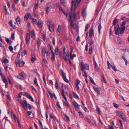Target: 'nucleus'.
I'll list each match as a JSON object with an SVG mask.
<instances>
[{"mask_svg": "<svg viewBox=\"0 0 129 129\" xmlns=\"http://www.w3.org/2000/svg\"><path fill=\"white\" fill-rule=\"evenodd\" d=\"M81 0H72L71 2L72 6L71 14H69L70 19L69 21L70 26L74 29H77L78 27L77 24L73 23L74 20H75L76 18V15L74 13L75 10L78 6V4L80 3Z\"/></svg>", "mask_w": 129, "mask_h": 129, "instance_id": "1", "label": "nucleus"}, {"mask_svg": "<svg viewBox=\"0 0 129 129\" xmlns=\"http://www.w3.org/2000/svg\"><path fill=\"white\" fill-rule=\"evenodd\" d=\"M81 71L82 72H84V75L86 78H87V71L89 72V65L88 64L84 63L83 62H81Z\"/></svg>", "mask_w": 129, "mask_h": 129, "instance_id": "2", "label": "nucleus"}, {"mask_svg": "<svg viewBox=\"0 0 129 129\" xmlns=\"http://www.w3.org/2000/svg\"><path fill=\"white\" fill-rule=\"evenodd\" d=\"M47 24L49 30L50 31V32L54 31V24L51 21H48Z\"/></svg>", "mask_w": 129, "mask_h": 129, "instance_id": "3", "label": "nucleus"}, {"mask_svg": "<svg viewBox=\"0 0 129 129\" xmlns=\"http://www.w3.org/2000/svg\"><path fill=\"white\" fill-rule=\"evenodd\" d=\"M19 102L21 104L23 108L25 109V106L26 107H28L30 110L31 109V107L29 104H27V103L25 100H23V101H19Z\"/></svg>", "mask_w": 129, "mask_h": 129, "instance_id": "4", "label": "nucleus"}, {"mask_svg": "<svg viewBox=\"0 0 129 129\" xmlns=\"http://www.w3.org/2000/svg\"><path fill=\"white\" fill-rule=\"evenodd\" d=\"M114 30L115 31V34L117 35H118L121 33H123L124 31L122 30V28L120 29L119 26L117 25L114 28Z\"/></svg>", "mask_w": 129, "mask_h": 129, "instance_id": "5", "label": "nucleus"}, {"mask_svg": "<svg viewBox=\"0 0 129 129\" xmlns=\"http://www.w3.org/2000/svg\"><path fill=\"white\" fill-rule=\"evenodd\" d=\"M15 63L16 66H19V67H22L25 64V62L22 61H20L18 59H16L15 60Z\"/></svg>", "mask_w": 129, "mask_h": 129, "instance_id": "6", "label": "nucleus"}, {"mask_svg": "<svg viewBox=\"0 0 129 129\" xmlns=\"http://www.w3.org/2000/svg\"><path fill=\"white\" fill-rule=\"evenodd\" d=\"M26 74L24 73H20L18 76V78L20 79L24 80L26 77Z\"/></svg>", "mask_w": 129, "mask_h": 129, "instance_id": "7", "label": "nucleus"}, {"mask_svg": "<svg viewBox=\"0 0 129 129\" xmlns=\"http://www.w3.org/2000/svg\"><path fill=\"white\" fill-rule=\"evenodd\" d=\"M30 34L27 33L26 36V43L28 45H29L30 43Z\"/></svg>", "mask_w": 129, "mask_h": 129, "instance_id": "8", "label": "nucleus"}, {"mask_svg": "<svg viewBox=\"0 0 129 129\" xmlns=\"http://www.w3.org/2000/svg\"><path fill=\"white\" fill-rule=\"evenodd\" d=\"M25 95L28 98L31 100L32 102L34 101L33 98L27 92H25Z\"/></svg>", "mask_w": 129, "mask_h": 129, "instance_id": "9", "label": "nucleus"}, {"mask_svg": "<svg viewBox=\"0 0 129 129\" xmlns=\"http://www.w3.org/2000/svg\"><path fill=\"white\" fill-rule=\"evenodd\" d=\"M61 26L59 24L58 25V27L57 29V33L58 35H60V32L61 30Z\"/></svg>", "mask_w": 129, "mask_h": 129, "instance_id": "10", "label": "nucleus"}, {"mask_svg": "<svg viewBox=\"0 0 129 129\" xmlns=\"http://www.w3.org/2000/svg\"><path fill=\"white\" fill-rule=\"evenodd\" d=\"M89 36L90 38L94 37V31L93 29H91L89 30Z\"/></svg>", "mask_w": 129, "mask_h": 129, "instance_id": "11", "label": "nucleus"}, {"mask_svg": "<svg viewBox=\"0 0 129 129\" xmlns=\"http://www.w3.org/2000/svg\"><path fill=\"white\" fill-rule=\"evenodd\" d=\"M126 23V22L125 21H123L122 23V24L121 25V26L122 27L121 28H122V30L123 31H124L125 30V25Z\"/></svg>", "mask_w": 129, "mask_h": 129, "instance_id": "12", "label": "nucleus"}, {"mask_svg": "<svg viewBox=\"0 0 129 129\" xmlns=\"http://www.w3.org/2000/svg\"><path fill=\"white\" fill-rule=\"evenodd\" d=\"M73 105L75 108H77L79 109L80 105L75 101H74L73 102Z\"/></svg>", "mask_w": 129, "mask_h": 129, "instance_id": "13", "label": "nucleus"}, {"mask_svg": "<svg viewBox=\"0 0 129 129\" xmlns=\"http://www.w3.org/2000/svg\"><path fill=\"white\" fill-rule=\"evenodd\" d=\"M43 22L41 21H40L39 20L38 23V27L40 28H41L43 27Z\"/></svg>", "mask_w": 129, "mask_h": 129, "instance_id": "14", "label": "nucleus"}, {"mask_svg": "<svg viewBox=\"0 0 129 129\" xmlns=\"http://www.w3.org/2000/svg\"><path fill=\"white\" fill-rule=\"evenodd\" d=\"M2 62L4 63H8L9 61L6 57H4L2 59Z\"/></svg>", "mask_w": 129, "mask_h": 129, "instance_id": "15", "label": "nucleus"}, {"mask_svg": "<svg viewBox=\"0 0 129 129\" xmlns=\"http://www.w3.org/2000/svg\"><path fill=\"white\" fill-rule=\"evenodd\" d=\"M46 49L45 48L43 47L42 48V54L44 56H45V54L46 53Z\"/></svg>", "mask_w": 129, "mask_h": 129, "instance_id": "16", "label": "nucleus"}, {"mask_svg": "<svg viewBox=\"0 0 129 129\" xmlns=\"http://www.w3.org/2000/svg\"><path fill=\"white\" fill-rule=\"evenodd\" d=\"M116 114L118 116L120 117L123 115V113L120 111H117L116 112Z\"/></svg>", "mask_w": 129, "mask_h": 129, "instance_id": "17", "label": "nucleus"}, {"mask_svg": "<svg viewBox=\"0 0 129 129\" xmlns=\"http://www.w3.org/2000/svg\"><path fill=\"white\" fill-rule=\"evenodd\" d=\"M80 83V81L78 79H77L76 80V87L77 89H79V87L78 85Z\"/></svg>", "mask_w": 129, "mask_h": 129, "instance_id": "18", "label": "nucleus"}, {"mask_svg": "<svg viewBox=\"0 0 129 129\" xmlns=\"http://www.w3.org/2000/svg\"><path fill=\"white\" fill-rule=\"evenodd\" d=\"M86 8H85L83 10L82 12V15L83 17H85L86 16Z\"/></svg>", "mask_w": 129, "mask_h": 129, "instance_id": "19", "label": "nucleus"}, {"mask_svg": "<svg viewBox=\"0 0 129 129\" xmlns=\"http://www.w3.org/2000/svg\"><path fill=\"white\" fill-rule=\"evenodd\" d=\"M51 50L52 52V56L51 58V60L52 61H53L54 60H55V56L54 55L53 52V51H52L51 49Z\"/></svg>", "mask_w": 129, "mask_h": 129, "instance_id": "20", "label": "nucleus"}, {"mask_svg": "<svg viewBox=\"0 0 129 129\" xmlns=\"http://www.w3.org/2000/svg\"><path fill=\"white\" fill-rule=\"evenodd\" d=\"M30 16V14L29 13L27 14L25 16L24 18L25 20H27L29 16Z\"/></svg>", "mask_w": 129, "mask_h": 129, "instance_id": "21", "label": "nucleus"}, {"mask_svg": "<svg viewBox=\"0 0 129 129\" xmlns=\"http://www.w3.org/2000/svg\"><path fill=\"white\" fill-rule=\"evenodd\" d=\"M31 37L33 39H34L36 37L35 33L33 29L31 33Z\"/></svg>", "mask_w": 129, "mask_h": 129, "instance_id": "22", "label": "nucleus"}, {"mask_svg": "<svg viewBox=\"0 0 129 129\" xmlns=\"http://www.w3.org/2000/svg\"><path fill=\"white\" fill-rule=\"evenodd\" d=\"M35 60V57L33 54H31V61L32 62H33Z\"/></svg>", "mask_w": 129, "mask_h": 129, "instance_id": "23", "label": "nucleus"}, {"mask_svg": "<svg viewBox=\"0 0 129 129\" xmlns=\"http://www.w3.org/2000/svg\"><path fill=\"white\" fill-rule=\"evenodd\" d=\"M93 88L95 91L98 94H100V92L98 88H95L94 87H93Z\"/></svg>", "mask_w": 129, "mask_h": 129, "instance_id": "24", "label": "nucleus"}, {"mask_svg": "<svg viewBox=\"0 0 129 129\" xmlns=\"http://www.w3.org/2000/svg\"><path fill=\"white\" fill-rule=\"evenodd\" d=\"M41 40L39 38H38L37 41V43L38 45L39 46H40L41 43Z\"/></svg>", "mask_w": 129, "mask_h": 129, "instance_id": "25", "label": "nucleus"}, {"mask_svg": "<svg viewBox=\"0 0 129 129\" xmlns=\"http://www.w3.org/2000/svg\"><path fill=\"white\" fill-rule=\"evenodd\" d=\"M20 18L19 17V16H18L16 19L17 23L18 24H20Z\"/></svg>", "mask_w": 129, "mask_h": 129, "instance_id": "26", "label": "nucleus"}, {"mask_svg": "<svg viewBox=\"0 0 129 129\" xmlns=\"http://www.w3.org/2000/svg\"><path fill=\"white\" fill-rule=\"evenodd\" d=\"M72 93L73 96L75 98L78 99H79V97L78 96L75 92H73Z\"/></svg>", "mask_w": 129, "mask_h": 129, "instance_id": "27", "label": "nucleus"}, {"mask_svg": "<svg viewBox=\"0 0 129 129\" xmlns=\"http://www.w3.org/2000/svg\"><path fill=\"white\" fill-rule=\"evenodd\" d=\"M27 53V51L26 50H24L22 52L21 55L22 56H23L26 55Z\"/></svg>", "mask_w": 129, "mask_h": 129, "instance_id": "28", "label": "nucleus"}, {"mask_svg": "<svg viewBox=\"0 0 129 129\" xmlns=\"http://www.w3.org/2000/svg\"><path fill=\"white\" fill-rule=\"evenodd\" d=\"M117 19L116 18L114 20L113 22V24L114 25H115L116 23L117 22Z\"/></svg>", "mask_w": 129, "mask_h": 129, "instance_id": "29", "label": "nucleus"}, {"mask_svg": "<svg viewBox=\"0 0 129 129\" xmlns=\"http://www.w3.org/2000/svg\"><path fill=\"white\" fill-rule=\"evenodd\" d=\"M12 114H13V115L14 119L15 121H16V120H17V118H18L16 117L15 115L13 114V112H12L11 116V117L12 118Z\"/></svg>", "mask_w": 129, "mask_h": 129, "instance_id": "30", "label": "nucleus"}, {"mask_svg": "<svg viewBox=\"0 0 129 129\" xmlns=\"http://www.w3.org/2000/svg\"><path fill=\"white\" fill-rule=\"evenodd\" d=\"M102 28L101 24L100 23L98 26V30H99V34L100 33V30Z\"/></svg>", "mask_w": 129, "mask_h": 129, "instance_id": "31", "label": "nucleus"}, {"mask_svg": "<svg viewBox=\"0 0 129 129\" xmlns=\"http://www.w3.org/2000/svg\"><path fill=\"white\" fill-rule=\"evenodd\" d=\"M64 116L65 118H66V120H67V121L69 122L70 121V119L69 117L66 114H64Z\"/></svg>", "mask_w": 129, "mask_h": 129, "instance_id": "32", "label": "nucleus"}, {"mask_svg": "<svg viewBox=\"0 0 129 129\" xmlns=\"http://www.w3.org/2000/svg\"><path fill=\"white\" fill-rule=\"evenodd\" d=\"M34 83L35 85L37 86H38V85L37 84V79L36 78H35L34 80Z\"/></svg>", "mask_w": 129, "mask_h": 129, "instance_id": "33", "label": "nucleus"}, {"mask_svg": "<svg viewBox=\"0 0 129 129\" xmlns=\"http://www.w3.org/2000/svg\"><path fill=\"white\" fill-rule=\"evenodd\" d=\"M58 85L59 84L57 82V81H56L55 84V87L57 89H58L59 88L58 87Z\"/></svg>", "mask_w": 129, "mask_h": 129, "instance_id": "34", "label": "nucleus"}, {"mask_svg": "<svg viewBox=\"0 0 129 129\" xmlns=\"http://www.w3.org/2000/svg\"><path fill=\"white\" fill-rule=\"evenodd\" d=\"M51 3H48L47 4V7L51 8Z\"/></svg>", "mask_w": 129, "mask_h": 129, "instance_id": "35", "label": "nucleus"}, {"mask_svg": "<svg viewBox=\"0 0 129 129\" xmlns=\"http://www.w3.org/2000/svg\"><path fill=\"white\" fill-rule=\"evenodd\" d=\"M93 52L92 48L90 47L89 49V54H91Z\"/></svg>", "mask_w": 129, "mask_h": 129, "instance_id": "36", "label": "nucleus"}, {"mask_svg": "<svg viewBox=\"0 0 129 129\" xmlns=\"http://www.w3.org/2000/svg\"><path fill=\"white\" fill-rule=\"evenodd\" d=\"M14 36H15V34L14 33H13L12 34L11 38V39L13 40H14V38H15Z\"/></svg>", "mask_w": 129, "mask_h": 129, "instance_id": "37", "label": "nucleus"}, {"mask_svg": "<svg viewBox=\"0 0 129 129\" xmlns=\"http://www.w3.org/2000/svg\"><path fill=\"white\" fill-rule=\"evenodd\" d=\"M61 71L62 72V75L63 77V78L66 77V74L62 70H61Z\"/></svg>", "mask_w": 129, "mask_h": 129, "instance_id": "38", "label": "nucleus"}, {"mask_svg": "<svg viewBox=\"0 0 129 129\" xmlns=\"http://www.w3.org/2000/svg\"><path fill=\"white\" fill-rule=\"evenodd\" d=\"M102 81H103L105 83H106V82L105 80V77L104 75H103L102 77Z\"/></svg>", "mask_w": 129, "mask_h": 129, "instance_id": "39", "label": "nucleus"}, {"mask_svg": "<svg viewBox=\"0 0 129 129\" xmlns=\"http://www.w3.org/2000/svg\"><path fill=\"white\" fill-rule=\"evenodd\" d=\"M63 103H64L65 105L67 106V107H68V108H69L70 107V106H69V104L67 102H63Z\"/></svg>", "mask_w": 129, "mask_h": 129, "instance_id": "40", "label": "nucleus"}, {"mask_svg": "<svg viewBox=\"0 0 129 129\" xmlns=\"http://www.w3.org/2000/svg\"><path fill=\"white\" fill-rule=\"evenodd\" d=\"M2 80L3 82L6 84V83H8V82L6 78H4L3 79H2Z\"/></svg>", "mask_w": 129, "mask_h": 129, "instance_id": "41", "label": "nucleus"}, {"mask_svg": "<svg viewBox=\"0 0 129 129\" xmlns=\"http://www.w3.org/2000/svg\"><path fill=\"white\" fill-rule=\"evenodd\" d=\"M50 8H48L47 7L46 9V11L47 14H48L49 12L50 11Z\"/></svg>", "mask_w": 129, "mask_h": 129, "instance_id": "42", "label": "nucleus"}, {"mask_svg": "<svg viewBox=\"0 0 129 129\" xmlns=\"http://www.w3.org/2000/svg\"><path fill=\"white\" fill-rule=\"evenodd\" d=\"M38 3L36 4H35V5L34 6V9L35 10L36 9L38 8Z\"/></svg>", "mask_w": 129, "mask_h": 129, "instance_id": "43", "label": "nucleus"}, {"mask_svg": "<svg viewBox=\"0 0 129 129\" xmlns=\"http://www.w3.org/2000/svg\"><path fill=\"white\" fill-rule=\"evenodd\" d=\"M122 58H123V59L125 61V64L126 65H127V60L125 58L124 56H122Z\"/></svg>", "mask_w": 129, "mask_h": 129, "instance_id": "44", "label": "nucleus"}, {"mask_svg": "<svg viewBox=\"0 0 129 129\" xmlns=\"http://www.w3.org/2000/svg\"><path fill=\"white\" fill-rule=\"evenodd\" d=\"M90 80L91 82L94 84H95V83L94 82L93 79V78H91V77H90Z\"/></svg>", "mask_w": 129, "mask_h": 129, "instance_id": "45", "label": "nucleus"}, {"mask_svg": "<svg viewBox=\"0 0 129 129\" xmlns=\"http://www.w3.org/2000/svg\"><path fill=\"white\" fill-rule=\"evenodd\" d=\"M62 90L61 91V93L62 94L63 96L64 95V90L63 89V85H62Z\"/></svg>", "mask_w": 129, "mask_h": 129, "instance_id": "46", "label": "nucleus"}, {"mask_svg": "<svg viewBox=\"0 0 129 129\" xmlns=\"http://www.w3.org/2000/svg\"><path fill=\"white\" fill-rule=\"evenodd\" d=\"M113 105H114V107H115V108H117L118 107V105L117 104L115 103H113Z\"/></svg>", "mask_w": 129, "mask_h": 129, "instance_id": "47", "label": "nucleus"}, {"mask_svg": "<svg viewBox=\"0 0 129 129\" xmlns=\"http://www.w3.org/2000/svg\"><path fill=\"white\" fill-rule=\"evenodd\" d=\"M7 98L9 100V102H10V97L9 94H8L7 95Z\"/></svg>", "mask_w": 129, "mask_h": 129, "instance_id": "48", "label": "nucleus"}, {"mask_svg": "<svg viewBox=\"0 0 129 129\" xmlns=\"http://www.w3.org/2000/svg\"><path fill=\"white\" fill-rule=\"evenodd\" d=\"M60 10L61 11H62L64 14L66 16H67V15L66 14V13H65V12H64V11L61 8H60Z\"/></svg>", "mask_w": 129, "mask_h": 129, "instance_id": "49", "label": "nucleus"}, {"mask_svg": "<svg viewBox=\"0 0 129 129\" xmlns=\"http://www.w3.org/2000/svg\"><path fill=\"white\" fill-rule=\"evenodd\" d=\"M96 109H97V111L98 112L99 114L100 115L101 113H100V108L99 107H97L96 108Z\"/></svg>", "mask_w": 129, "mask_h": 129, "instance_id": "50", "label": "nucleus"}, {"mask_svg": "<svg viewBox=\"0 0 129 129\" xmlns=\"http://www.w3.org/2000/svg\"><path fill=\"white\" fill-rule=\"evenodd\" d=\"M12 7L13 9V10L14 11V12H15V5H14L13 4L12 6Z\"/></svg>", "mask_w": 129, "mask_h": 129, "instance_id": "51", "label": "nucleus"}, {"mask_svg": "<svg viewBox=\"0 0 129 129\" xmlns=\"http://www.w3.org/2000/svg\"><path fill=\"white\" fill-rule=\"evenodd\" d=\"M78 113L79 114V115L80 117H81V118L83 117V115L81 112H78Z\"/></svg>", "mask_w": 129, "mask_h": 129, "instance_id": "52", "label": "nucleus"}, {"mask_svg": "<svg viewBox=\"0 0 129 129\" xmlns=\"http://www.w3.org/2000/svg\"><path fill=\"white\" fill-rule=\"evenodd\" d=\"M32 19V22L36 24L37 22V20L36 19Z\"/></svg>", "mask_w": 129, "mask_h": 129, "instance_id": "53", "label": "nucleus"}, {"mask_svg": "<svg viewBox=\"0 0 129 129\" xmlns=\"http://www.w3.org/2000/svg\"><path fill=\"white\" fill-rule=\"evenodd\" d=\"M48 93L50 95L51 97V98H53V96L52 94L51 93V92L49 91H48Z\"/></svg>", "mask_w": 129, "mask_h": 129, "instance_id": "54", "label": "nucleus"}, {"mask_svg": "<svg viewBox=\"0 0 129 129\" xmlns=\"http://www.w3.org/2000/svg\"><path fill=\"white\" fill-rule=\"evenodd\" d=\"M87 121L89 123H90L91 122V120L89 118H86Z\"/></svg>", "mask_w": 129, "mask_h": 129, "instance_id": "55", "label": "nucleus"}, {"mask_svg": "<svg viewBox=\"0 0 129 129\" xmlns=\"http://www.w3.org/2000/svg\"><path fill=\"white\" fill-rule=\"evenodd\" d=\"M64 80V81L67 83H68L69 82V81L67 80V79L66 78V77L63 78Z\"/></svg>", "mask_w": 129, "mask_h": 129, "instance_id": "56", "label": "nucleus"}, {"mask_svg": "<svg viewBox=\"0 0 129 129\" xmlns=\"http://www.w3.org/2000/svg\"><path fill=\"white\" fill-rule=\"evenodd\" d=\"M9 49L11 51H12L13 50V48L12 46H10L9 47Z\"/></svg>", "mask_w": 129, "mask_h": 129, "instance_id": "57", "label": "nucleus"}, {"mask_svg": "<svg viewBox=\"0 0 129 129\" xmlns=\"http://www.w3.org/2000/svg\"><path fill=\"white\" fill-rule=\"evenodd\" d=\"M107 63L108 66V68L109 69H110V67H112V65H110V64L109 63V61H108Z\"/></svg>", "mask_w": 129, "mask_h": 129, "instance_id": "58", "label": "nucleus"}, {"mask_svg": "<svg viewBox=\"0 0 129 129\" xmlns=\"http://www.w3.org/2000/svg\"><path fill=\"white\" fill-rule=\"evenodd\" d=\"M0 75H1L2 79H3L4 78H5V76L3 74H2V73H1L0 74Z\"/></svg>", "mask_w": 129, "mask_h": 129, "instance_id": "59", "label": "nucleus"}, {"mask_svg": "<svg viewBox=\"0 0 129 129\" xmlns=\"http://www.w3.org/2000/svg\"><path fill=\"white\" fill-rule=\"evenodd\" d=\"M76 55L73 54V55H72V56H71V57L70 58V59H73V58L75 57H76Z\"/></svg>", "mask_w": 129, "mask_h": 129, "instance_id": "60", "label": "nucleus"}, {"mask_svg": "<svg viewBox=\"0 0 129 129\" xmlns=\"http://www.w3.org/2000/svg\"><path fill=\"white\" fill-rule=\"evenodd\" d=\"M124 121H125L126 120V118L123 116V115H122V116H121L120 117Z\"/></svg>", "mask_w": 129, "mask_h": 129, "instance_id": "61", "label": "nucleus"}, {"mask_svg": "<svg viewBox=\"0 0 129 129\" xmlns=\"http://www.w3.org/2000/svg\"><path fill=\"white\" fill-rule=\"evenodd\" d=\"M58 47H57L55 49V53H56L58 52Z\"/></svg>", "mask_w": 129, "mask_h": 129, "instance_id": "62", "label": "nucleus"}, {"mask_svg": "<svg viewBox=\"0 0 129 129\" xmlns=\"http://www.w3.org/2000/svg\"><path fill=\"white\" fill-rule=\"evenodd\" d=\"M43 40L44 41H45L46 39V36L45 35V34H44L43 35Z\"/></svg>", "mask_w": 129, "mask_h": 129, "instance_id": "63", "label": "nucleus"}, {"mask_svg": "<svg viewBox=\"0 0 129 129\" xmlns=\"http://www.w3.org/2000/svg\"><path fill=\"white\" fill-rule=\"evenodd\" d=\"M61 2L63 4L65 5L66 4L64 0H61Z\"/></svg>", "mask_w": 129, "mask_h": 129, "instance_id": "64", "label": "nucleus"}]
</instances>
